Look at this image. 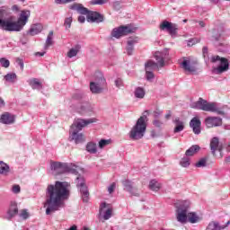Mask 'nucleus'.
<instances>
[{
    "label": "nucleus",
    "mask_w": 230,
    "mask_h": 230,
    "mask_svg": "<svg viewBox=\"0 0 230 230\" xmlns=\"http://www.w3.org/2000/svg\"><path fill=\"white\" fill-rule=\"evenodd\" d=\"M127 53L129 56L134 53V47H132V45H128V47H127Z\"/></svg>",
    "instance_id": "nucleus-49"
},
{
    "label": "nucleus",
    "mask_w": 230,
    "mask_h": 230,
    "mask_svg": "<svg viewBox=\"0 0 230 230\" xmlns=\"http://www.w3.org/2000/svg\"><path fill=\"white\" fill-rule=\"evenodd\" d=\"M199 24L200 28H204L206 26V23H204V22H202V21L199 22Z\"/></svg>",
    "instance_id": "nucleus-58"
},
{
    "label": "nucleus",
    "mask_w": 230,
    "mask_h": 230,
    "mask_svg": "<svg viewBox=\"0 0 230 230\" xmlns=\"http://www.w3.org/2000/svg\"><path fill=\"white\" fill-rule=\"evenodd\" d=\"M30 85L33 89H42V84L39 82V79L33 78L30 81Z\"/></svg>",
    "instance_id": "nucleus-31"
},
{
    "label": "nucleus",
    "mask_w": 230,
    "mask_h": 230,
    "mask_svg": "<svg viewBox=\"0 0 230 230\" xmlns=\"http://www.w3.org/2000/svg\"><path fill=\"white\" fill-rule=\"evenodd\" d=\"M79 131L74 130L72 132V139L74 141H75L76 145H78V143H84V141H85V136H84V134L80 133L78 134Z\"/></svg>",
    "instance_id": "nucleus-22"
},
{
    "label": "nucleus",
    "mask_w": 230,
    "mask_h": 230,
    "mask_svg": "<svg viewBox=\"0 0 230 230\" xmlns=\"http://www.w3.org/2000/svg\"><path fill=\"white\" fill-rule=\"evenodd\" d=\"M159 28L162 31H168V33L173 37V35H177L179 25L165 20L162 22V23L159 25Z\"/></svg>",
    "instance_id": "nucleus-12"
},
{
    "label": "nucleus",
    "mask_w": 230,
    "mask_h": 230,
    "mask_svg": "<svg viewBox=\"0 0 230 230\" xmlns=\"http://www.w3.org/2000/svg\"><path fill=\"white\" fill-rule=\"evenodd\" d=\"M4 107V101L0 97V109Z\"/></svg>",
    "instance_id": "nucleus-57"
},
{
    "label": "nucleus",
    "mask_w": 230,
    "mask_h": 230,
    "mask_svg": "<svg viewBox=\"0 0 230 230\" xmlns=\"http://www.w3.org/2000/svg\"><path fill=\"white\" fill-rule=\"evenodd\" d=\"M136 28H132L131 25H121L119 28H114L111 31V37L115 39H120V37H125L129 35V33H134Z\"/></svg>",
    "instance_id": "nucleus-9"
},
{
    "label": "nucleus",
    "mask_w": 230,
    "mask_h": 230,
    "mask_svg": "<svg viewBox=\"0 0 230 230\" xmlns=\"http://www.w3.org/2000/svg\"><path fill=\"white\" fill-rule=\"evenodd\" d=\"M154 76V72H152V70H146V80H153Z\"/></svg>",
    "instance_id": "nucleus-45"
},
{
    "label": "nucleus",
    "mask_w": 230,
    "mask_h": 230,
    "mask_svg": "<svg viewBox=\"0 0 230 230\" xmlns=\"http://www.w3.org/2000/svg\"><path fill=\"white\" fill-rule=\"evenodd\" d=\"M218 114H222V111H218Z\"/></svg>",
    "instance_id": "nucleus-64"
},
{
    "label": "nucleus",
    "mask_w": 230,
    "mask_h": 230,
    "mask_svg": "<svg viewBox=\"0 0 230 230\" xmlns=\"http://www.w3.org/2000/svg\"><path fill=\"white\" fill-rule=\"evenodd\" d=\"M149 189L152 190V191H159V190H161V184L157 182V181L152 180L149 182Z\"/></svg>",
    "instance_id": "nucleus-29"
},
{
    "label": "nucleus",
    "mask_w": 230,
    "mask_h": 230,
    "mask_svg": "<svg viewBox=\"0 0 230 230\" xmlns=\"http://www.w3.org/2000/svg\"><path fill=\"white\" fill-rule=\"evenodd\" d=\"M0 121L4 125H12L13 123H15V116L10 112H4L0 116Z\"/></svg>",
    "instance_id": "nucleus-18"
},
{
    "label": "nucleus",
    "mask_w": 230,
    "mask_h": 230,
    "mask_svg": "<svg viewBox=\"0 0 230 230\" xmlns=\"http://www.w3.org/2000/svg\"><path fill=\"white\" fill-rule=\"evenodd\" d=\"M146 116H141L136 125L131 128L129 132L130 139L133 141H137L138 139H142L145 136V132H146Z\"/></svg>",
    "instance_id": "nucleus-4"
},
{
    "label": "nucleus",
    "mask_w": 230,
    "mask_h": 230,
    "mask_svg": "<svg viewBox=\"0 0 230 230\" xmlns=\"http://www.w3.org/2000/svg\"><path fill=\"white\" fill-rule=\"evenodd\" d=\"M53 31H50L48 34L46 42H45V49H48L50 46H53Z\"/></svg>",
    "instance_id": "nucleus-30"
},
{
    "label": "nucleus",
    "mask_w": 230,
    "mask_h": 230,
    "mask_svg": "<svg viewBox=\"0 0 230 230\" xmlns=\"http://www.w3.org/2000/svg\"><path fill=\"white\" fill-rule=\"evenodd\" d=\"M115 85L116 87H118L119 89H120V87H123V80H121V78H118L115 81Z\"/></svg>",
    "instance_id": "nucleus-48"
},
{
    "label": "nucleus",
    "mask_w": 230,
    "mask_h": 230,
    "mask_svg": "<svg viewBox=\"0 0 230 230\" xmlns=\"http://www.w3.org/2000/svg\"><path fill=\"white\" fill-rule=\"evenodd\" d=\"M42 31V25L40 24H35L32 25L29 31V35H31L33 37L34 35H39Z\"/></svg>",
    "instance_id": "nucleus-25"
},
{
    "label": "nucleus",
    "mask_w": 230,
    "mask_h": 230,
    "mask_svg": "<svg viewBox=\"0 0 230 230\" xmlns=\"http://www.w3.org/2000/svg\"><path fill=\"white\" fill-rule=\"evenodd\" d=\"M187 220H189L190 224H197V222H199L200 218L199 217V216H197L196 213L190 212L187 214Z\"/></svg>",
    "instance_id": "nucleus-28"
},
{
    "label": "nucleus",
    "mask_w": 230,
    "mask_h": 230,
    "mask_svg": "<svg viewBox=\"0 0 230 230\" xmlns=\"http://www.w3.org/2000/svg\"><path fill=\"white\" fill-rule=\"evenodd\" d=\"M105 208H107V203H102V204H101V206H100V211H102V209H105Z\"/></svg>",
    "instance_id": "nucleus-54"
},
{
    "label": "nucleus",
    "mask_w": 230,
    "mask_h": 230,
    "mask_svg": "<svg viewBox=\"0 0 230 230\" xmlns=\"http://www.w3.org/2000/svg\"><path fill=\"white\" fill-rule=\"evenodd\" d=\"M80 49H82V46L80 45H75L74 48H72L68 52H67V57L68 58H73V57H76L78 53H80Z\"/></svg>",
    "instance_id": "nucleus-27"
},
{
    "label": "nucleus",
    "mask_w": 230,
    "mask_h": 230,
    "mask_svg": "<svg viewBox=\"0 0 230 230\" xmlns=\"http://www.w3.org/2000/svg\"><path fill=\"white\" fill-rule=\"evenodd\" d=\"M199 150H200V146L199 145H194V146H190L185 152V155L187 157H191V156L195 155V154H197L199 152Z\"/></svg>",
    "instance_id": "nucleus-26"
},
{
    "label": "nucleus",
    "mask_w": 230,
    "mask_h": 230,
    "mask_svg": "<svg viewBox=\"0 0 230 230\" xmlns=\"http://www.w3.org/2000/svg\"><path fill=\"white\" fill-rule=\"evenodd\" d=\"M67 199H69V183L56 181L54 185H49L44 203V208H47L46 215L58 211L64 206V200H67Z\"/></svg>",
    "instance_id": "nucleus-1"
},
{
    "label": "nucleus",
    "mask_w": 230,
    "mask_h": 230,
    "mask_svg": "<svg viewBox=\"0 0 230 230\" xmlns=\"http://www.w3.org/2000/svg\"><path fill=\"white\" fill-rule=\"evenodd\" d=\"M75 0H55L57 4H67V3H75Z\"/></svg>",
    "instance_id": "nucleus-43"
},
{
    "label": "nucleus",
    "mask_w": 230,
    "mask_h": 230,
    "mask_svg": "<svg viewBox=\"0 0 230 230\" xmlns=\"http://www.w3.org/2000/svg\"><path fill=\"white\" fill-rule=\"evenodd\" d=\"M226 150H227L228 152H230V142L228 143V145H227V146H226Z\"/></svg>",
    "instance_id": "nucleus-59"
},
{
    "label": "nucleus",
    "mask_w": 230,
    "mask_h": 230,
    "mask_svg": "<svg viewBox=\"0 0 230 230\" xmlns=\"http://www.w3.org/2000/svg\"><path fill=\"white\" fill-rule=\"evenodd\" d=\"M78 21H79V22H81V23L85 22V16H79V17H78Z\"/></svg>",
    "instance_id": "nucleus-53"
},
{
    "label": "nucleus",
    "mask_w": 230,
    "mask_h": 230,
    "mask_svg": "<svg viewBox=\"0 0 230 230\" xmlns=\"http://www.w3.org/2000/svg\"><path fill=\"white\" fill-rule=\"evenodd\" d=\"M176 206V218L181 224L188 222V209H190V202L180 201L175 204Z\"/></svg>",
    "instance_id": "nucleus-5"
},
{
    "label": "nucleus",
    "mask_w": 230,
    "mask_h": 230,
    "mask_svg": "<svg viewBox=\"0 0 230 230\" xmlns=\"http://www.w3.org/2000/svg\"><path fill=\"white\" fill-rule=\"evenodd\" d=\"M137 42H139L138 37H129L128 40V46L134 47V44H137Z\"/></svg>",
    "instance_id": "nucleus-36"
},
{
    "label": "nucleus",
    "mask_w": 230,
    "mask_h": 230,
    "mask_svg": "<svg viewBox=\"0 0 230 230\" xmlns=\"http://www.w3.org/2000/svg\"><path fill=\"white\" fill-rule=\"evenodd\" d=\"M4 79H5L7 82H15V80L17 79V75H15V74H7V75L4 76Z\"/></svg>",
    "instance_id": "nucleus-37"
},
{
    "label": "nucleus",
    "mask_w": 230,
    "mask_h": 230,
    "mask_svg": "<svg viewBox=\"0 0 230 230\" xmlns=\"http://www.w3.org/2000/svg\"><path fill=\"white\" fill-rule=\"evenodd\" d=\"M72 22H73V17H68V18L65 19V23L64 24L66 28H71Z\"/></svg>",
    "instance_id": "nucleus-44"
},
{
    "label": "nucleus",
    "mask_w": 230,
    "mask_h": 230,
    "mask_svg": "<svg viewBox=\"0 0 230 230\" xmlns=\"http://www.w3.org/2000/svg\"><path fill=\"white\" fill-rule=\"evenodd\" d=\"M202 53L203 57L206 58V55H208V47H203Z\"/></svg>",
    "instance_id": "nucleus-52"
},
{
    "label": "nucleus",
    "mask_w": 230,
    "mask_h": 230,
    "mask_svg": "<svg viewBox=\"0 0 230 230\" xmlns=\"http://www.w3.org/2000/svg\"><path fill=\"white\" fill-rule=\"evenodd\" d=\"M13 10H19V7L17 5H13Z\"/></svg>",
    "instance_id": "nucleus-60"
},
{
    "label": "nucleus",
    "mask_w": 230,
    "mask_h": 230,
    "mask_svg": "<svg viewBox=\"0 0 230 230\" xmlns=\"http://www.w3.org/2000/svg\"><path fill=\"white\" fill-rule=\"evenodd\" d=\"M20 217L26 220L30 217V214L28 213V210L22 209L21 210Z\"/></svg>",
    "instance_id": "nucleus-41"
},
{
    "label": "nucleus",
    "mask_w": 230,
    "mask_h": 230,
    "mask_svg": "<svg viewBox=\"0 0 230 230\" xmlns=\"http://www.w3.org/2000/svg\"><path fill=\"white\" fill-rule=\"evenodd\" d=\"M0 64L2 66V67H10V60L4 58H0Z\"/></svg>",
    "instance_id": "nucleus-38"
},
{
    "label": "nucleus",
    "mask_w": 230,
    "mask_h": 230,
    "mask_svg": "<svg viewBox=\"0 0 230 230\" xmlns=\"http://www.w3.org/2000/svg\"><path fill=\"white\" fill-rule=\"evenodd\" d=\"M13 193H21V186H19V185H13Z\"/></svg>",
    "instance_id": "nucleus-50"
},
{
    "label": "nucleus",
    "mask_w": 230,
    "mask_h": 230,
    "mask_svg": "<svg viewBox=\"0 0 230 230\" xmlns=\"http://www.w3.org/2000/svg\"><path fill=\"white\" fill-rule=\"evenodd\" d=\"M212 3H218V0H211Z\"/></svg>",
    "instance_id": "nucleus-61"
},
{
    "label": "nucleus",
    "mask_w": 230,
    "mask_h": 230,
    "mask_svg": "<svg viewBox=\"0 0 230 230\" xmlns=\"http://www.w3.org/2000/svg\"><path fill=\"white\" fill-rule=\"evenodd\" d=\"M181 67L184 71H188V73H195L197 71V67H195V62L190 59L183 58L181 62Z\"/></svg>",
    "instance_id": "nucleus-17"
},
{
    "label": "nucleus",
    "mask_w": 230,
    "mask_h": 230,
    "mask_svg": "<svg viewBox=\"0 0 230 230\" xmlns=\"http://www.w3.org/2000/svg\"><path fill=\"white\" fill-rule=\"evenodd\" d=\"M83 230H90L88 227H84Z\"/></svg>",
    "instance_id": "nucleus-62"
},
{
    "label": "nucleus",
    "mask_w": 230,
    "mask_h": 230,
    "mask_svg": "<svg viewBox=\"0 0 230 230\" xmlns=\"http://www.w3.org/2000/svg\"><path fill=\"white\" fill-rule=\"evenodd\" d=\"M172 118V111H169L167 114H165V119H170Z\"/></svg>",
    "instance_id": "nucleus-56"
},
{
    "label": "nucleus",
    "mask_w": 230,
    "mask_h": 230,
    "mask_svg": "<svg viewBox=\"0 0 230 230\" xmlns=\"http://www.w3.org/2000/svg\"><path fill=\"white\" fill-rule=\"evenodd\" d=\"M28 19H30V11H22L16 22L12 18L6 20L0 18V28L4 31H21L26 26Z\"/></svg>",
    "instance_id": "nucleus-2"
},
{
    "label": "nucleus",
    "mask_w": 230,
    "mask_h": 230,
    "mask_svg": "<svg viewBox=\"0 0 230 230\" xmlns=\"http://www.w3.org/2000/svg\"><path fill=\"white\" fill-rule=\"evenodd\" d=\"M208 164V158L203 157L201 159H199V161H198L195 164L196 168H204L206 167V164Z\"/></svg>",
    "instance_id": "nucleus-34"
},
{
    "label": "nucleus",
    "mask_w": 230,
    "mask_h": 230,
    "mask_svg": "<svg viewBox=\"0 0 230 230\" xmlns=\"http://www.w3.org/2000/svg\"><path fill=\"white\" fill-rule=\"evenodd\" d=\"M155 58L157 63L153 60H148L145 64L146 71H154V69H157V67H164V58H166V54L163 52H155Z\"/></svg>",
    "instance_id": "nucleus-6"
},
{
    "label": "nucleus",
    "mask_w": 230,
    "mask_h": 230,
    "mask_svg": "<svg viewBox=\"0 0 230 230\" xmlns=\"http://www.w3.org/2000/svg\"><path fill=\"white\" fill-rule=\"evenodd\" d=\"M200 125H202V122L197 117H194L190 122V127L192 128L194 134L196 135L200 134Z\"/></svg>",
    "instance_id": "nucleus-19"
},
{
    "label": "nucleus",
    "mask_w": 230,
    "mask_h": 230,
    "mask_svg": "<svg viewBox=\"0 0 230 230\" xmlns=\"http://www.w3.org/2000/svg\"><path fill=\"white\" fill-rule=\"evenodd\" d=\"M183 22H188V20H183Z\"/></svg>",
    "instance_id": "nucleus-63"
},
{
    "label": "nucleus",
    "mask_w": 230,
    "mask_h": 230,
    "mask_svg": "<svg viewBox=\"0 0 230 230\" xmlns=\"http://www.w3.org/2000/svg\"><path fill=\"white\" fill-rule=\"evenodd\" d=\"M153 125L156 127V128H161L163 127V122L159 119H155Z\"/></svg>",
    "instance_id": "nucleus-46"
},
{
    "label": "nucleus",
    "mask_w": 230,
    "mask_h": 230,
    "mask_svg": "<svg viewBox=\"0 0 230 230\" xmlns=\"http://www.w3.org/2000/svg\"><path fill=\"white\" fill-rule=\"evenodd\" d=\"M210 150L214 157H217V152H219V159H222V157H224V154H222V150H224V146L220 144V139L217 137H214L210 140Z\"/></svg>",
    "instance_id": "nucleus-11"
},
{
    "label": "nucleus",
    "mask_w": 230,
    "mask_h": 230,
    "mask_svg": "<svg viewBox=\"0 0 230 230\" xmlns=\"http://www.w3.org/2000/svg\"><path fill=\"white\" fill-rule=\"evenodd\" d=\"M109 0H92L91 4H105Z\"/></svg>",
    "instance_id": "nucleus-42"
},
{
    "label": "nucleus",
    "mask_w": 230,
    "mask_h": 230,
    "mask_svg": "<svg viewBox=\"0 0 230 230\" xmlns=\"http://www.w3.org/2000/svg\"><path fill=\"white\" fill-rule=\"evenodd\" d=\"M123 186L126 188V190L131 194L134 195V197H139V192L137 191V189L134 188L132 186V183L128 180H125L122 181Z\"/></svg>",
    "instance_id": "nucleus-20"
},
{
    "label": "nucleus",
    "mask_w": 230,
    "mask_h": 230,
    "mask_svg": "<svg viewBox=\"0 0 230 230\" xmlns=\"http://www.w3.org/2000/svg\"><path fill=\"white\" fill-rule=\"evenodd\" d=\"M111 144V140H105V139H102L101 141H99V148H104V146H107V145Z\"/></svg>",
    "instance_id": "nucleus-40"
},
{
    "label": "nucleus",
    "mask_w": 230,
    "mask_h": 230,
    "mask_svg": "<svg viewBox=\"0 0 230 230\" xmlns=\"http://www.w3.org/2000/svg\"><path fill=\"white\" fill-rule=\"evenodd\" d=\"M135 96L136 98H140V99L145 98V89H143L142 87H137L135 90Z\"/></svg>",
    "instance_id": "nucleus-33"
},
{
    "label": "nucleus",
    "mask_w": 230,
    "mask_h": 230,
    "mask_svg": "<svg viewBox=\"0 0 230 230\" xmlns=\"http://www.w3.org/2000/svg\"><path fill=\"white\" fill-rule=\"evenodd\" d=\"M220 61V66L216 68L217 75H221V73H226V71H229V60L226 58H220V56H212L210 62L215 64V62Z\"/></svg>",
    "instance_id": "nucleus-10"
},
{
    "label": "nucleus",
    "mask_w": 230,
    "mask_h": 230,
    "mask_svg": "<svg viewBox=\"0 0 230 230\" xmlns=\"http://www.w3.org/2000/svg\"><path fill=\"white\" fill-rule=\"evenodd\" d=\"M16 62L20 65L22 71H24V61H22L21 58H17Z\"/></svg>",
    "instance_id": "nucleus-51"
},
{
    "label": "nucleus",
    "mask_w": 230,
    "mask_h": 230,
    "mask_svg": "<svg viewBox=\"0 0 230 230\" xmlns=\"http://www.w3.org/2000/svg\"><path fill=\"white\" fill-rule=\"evenodd\" d=\"M193 109L199 111H205V112H217V104L215 102H208V101L199 98L198 102H194Z\"/></svg>",
    "instance_id": "nucleus-8"
},
{
    "label": "nucleus",
    "mask_w": 230,
    "mask_h": 230,
    "mask_svg": "<svg viewBox=\"0 0 230 230\" xmlns=\"http://www.w3.org/2000/svg\"><path fill=\"white\" fill-rule=\"evenodd\" d=\"M86 150L87 152H89L90 154H96L97 149H96V144L93 143V142H89L86 145Z\"/></svg>",
    "instance_id": "nucleus-32"
},
{
    "label": "nucleus",
    "mask_w": 230,
    "mask_h": 230,
    "mask_svg": "<svg viewBox=\"0 0 230 230\" xmlns=\"http://www.w3.org/2000/svg\"><path fill=\"white\" fill-rule=\"evenodd\" d=\"M181 166H182L183 168H188V166H190V157H188L187 155L184 156L183 158H181V162H180Z\"/></svg>",
    "instance_id": "nucleus-35"
},
{
    "label": "nucleus",
    "mask_w": 230,
    "mask_h": 230,
    "mask_svg": "<svg viewBox=\"0 0 230 230\" xmlns=\"http://www.w3.org/2000/svg\"><path fill=\"white\" fill-rule=\"evenodd\" d=\"M8 173H10V165L4 161H0V175L6 176Z\"/></svg>",
    "instance_id": "nucleus-24"
},
{
    "label": "nucleus",
    "mask_w": 230,
    "mask_h": 230,
    "mask_svg": "<svg viewBox=\"0 0 230 230\" xmlns=\"http://www.w3.org/2000/svg\"><path fill=\"white\" fill-rule=\"evenodd\" d=\"M174 123H175V128H174V134H179V132H182V130H184V122H182V120H181V119L176 118L174 119Z\"/></svg>",
    "instance_id": "nucleus-23"
},
{
    "label": "nucleus",
    "mask_w": 230,
    "mask_h": 230,
    "mask_svg": "<svg viewBox=\"0 0 230 230\" xmlns=\"http://www.w3.org/2000/svg\"><path fill=\"white\" fill-rule=\"evenodd\" d=\"M70 10H75L78 13L86 15L88 22H103V15L98 12L89 11L82 4H73L70 5Z\"/></svg>",
    "instance_id": "nucleus-3"
},
{
    "label": "nucleus",
    "mask_w": 230,
    "mask_h": 230,
    "mask_svg": "<svg viewBox=\"0 0 230 230\" xmlns=\"http://www.w3.org/2000/svg\"><path fill=\"white\" fill-rule=\"evenodd\" d=\"M205 125L208 128H213L214 127H221L222 119L218 117H208L205 119Z\"/></svg>",
    "instance_id": "nucleus-15"
},
{
    "label": "nucleus",
    "mask_w": 230,
    "mask_h": 230,
    "mask_svg": "<svg viewBox=\"0 0 230 230\" xmlns=\"http://www.w3.org/2000/svg\"><path fill=\"white\" fill-rule=\"evenodd\" d=\"M17 213H19V208H17V203L11 202V205L7 211L8 220H10L11 218H13V217H15V215H17Z\"/></svg>",
    "instance_id": "nucleus-21"
},
{
    "label": "nucleus",
    "mask_w": 230,
    "mask_h": 230,
    "mask_svg": "<svg viewBox=\"0 0 230 230\" xmlns=\"http://www.w3.org/2000/svg\"><path fill=\"white\" fill-rule=\"evenodd\" d=\"M36 57H44L46 55V52H36Z\"/></svg>",
    "instance_id": "nucleus-55"
},
{
    "label": "nucleus",
    "mask_w": 230,
    "mask_h": 230,
    "mask_svg": "<svg viewBox=\"0 0 230 230\" xmlns=\"http://www.w3.org/2000/svg\"><path fill=\"white\" fill-rule=\"evenodd\" d=\"M77 180L81 181L77 183V186L80 187L83 200L84 202H89V190H87V186H85V181L82 178H77Z\"/></svg>",
    "instance_id": "nucleus-16"
},
{
    "label": "nucleus",
    "mask_w": 230,
    "mask_h": 230,
    "mask_svg": "<svg viewBox=\"0 0 230 230\" xmlns=\"http://www.w3.org/2000/svg\"><path fill=\"white\" fill-rule=\"evenodd\" d=\"M112 217V208H108L103 216L104 220H109Z\"/></svg>",
    "instance_id": "nucleus-39"
},
{
    "label": "nucleus",
    "mask_w": 230,
    "mask_h": 230,
    "mask_svg": "<svg viewBox=\"0 0 230 230\" xmlns=\"http://www.w3.org/2000/svg\"><path fill=\"white\" fill-rule=\"evenodd\" d=\"M91 123H94V119H78L74 122V124L71 126V128H75L74 130L80 131L84 127H87V125H91Z\"/></svg>",
    "instance_id": "nucleus-14"
},
{
    "label": "nucleus",
    "mask_w": 230,
    "mask_h": 230,
    "mask_svg": "<svg viewBox=\"0 0 230 230\" xmlns=\"http://www.w3.org/2000/svg\"><path fill=\"white\" fill-rule=\"evenodd\" d=\"M114 190H116V182H112L109 187H108V191L110 194L114 193Z\"/></svg>",
    "instance_id": "nucleus-47"
},
{
    "label": "nucleus",
    "mask_w": 230,
    "mask_h": 230,
    "mask_svg": "<svg viewBox=\"0 0 230 230\" xmlns=\"http://www.w3.org/2000/svg\"><path fill=\"white\" fill-rule=\"evenodd\" d=\"M90 91L93 94H102L103 91H107V80L102 74H99V78L95 82L90 83Z\"/></svg>",
    "instance_id": "nucleus-7"
},
{
    "label": "nucleus",
    "mask_w": 230,
    "mask_h": 230,
    "mask_svg": "<svg viewBox=\"0 0 230 230\" xmlns=\"http://www.w3.org/2000/svg\"><path fill=\"white\" fill-rule=\"evenodd\" d=\"M50 168L54 171L55 175H62V173L69 172V167H67V164L60 162H52L50 164Z\"/></svg>",
    "instance_id": "nucleus-13"
}]
</instances>
